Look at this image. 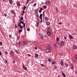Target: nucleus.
<instances>
[{
	"instance_id": "1",
	"label": "nucleus",
	"mask_w": 77,
	"mask_h": 77,
	"mask_svg": "<svg viewBox=\"0 0 77 77\" xmlns=\"http://www.w3.org/2000/svg\"><path fill=\"white\" fill-rule=\"evenodd\" d=\"M45 3L47 5H48L49 6L51 5V2L49 1H47Z\"/></svg>"
},
{
	"instance_id": "2",
	"label": "nucleus",
	"mask_w": 77,
	"mask_h": 77,
	"mask_svg": "<svg viewBox=\"0 0 77 77\" xmlns=\"http://www.w3.org/2000/svg\"><path fill=\"white\" fill-rule=\"evenodd\" d=\"M27 44V43L26 42H23L21 43L22 45H26Z\"/></svg>"
},
{
	"instance_id": "3",
	"label": "nucleus",
	"mask_w": 77,
	"mask_h": 77,
	"mask_svg": "<svg viewBox=\"0 0 77 77\" xmlns=\"http://www.w3.org/2000/svg\"><path fill=\"white\" fill-rule=\"evenodd\" d=\"M47 46L48 47V48H49L50 49H51V46L50 45H47Z\"/></svg>"
},
{
	"instance_id": "4",
	"label": "nucleus",
	"mask_w": 77,
	"mask_h": 77,
	"mask_svg": "<svg viewBox=\"0 0 77 77\" xmlns=\"http://www.w3.org/2000/svg\"><path fill=\"white\" fill-rule=\"evenodd\" d=\"M51 50L50 49L47 48L46 49V51L47 53H49V52H50Z\"/></svg>"
},
{
	"instance_id": "5",
	"label": "nucleus",
	"mask_w": 77,
	"mask_h": 77,
	"mask_svg": "<svg viewBox=\"0 0 77 77\" xmlns=\"http://www.w3.org/2000/svg\"><path fill=\"white\" fill-rule=\"evenodd\" d=\"M48 32H51L52 30H51V29L50 28H48Z\"/></svg>"
},
{
	"instance_id": "6",
	"label": "nucleus",
	"mask_w": 77,
	"mask_h": 77,
	"mask_svg": "<svg viewBox=\"0 0 77 77\" xmlns=\"http://www.w3.org/2000/svg\"><path fill=\"white\" fill-rule=\"evenodd\" d=\"M60 44L61 46H63V45H64V43H63V42H61Z\"/></svg>"
},
{
	"instance_id": "7",
	"label": "nucleus",
	"mask_w": 77,
	"mask_h": 77,
	"mask_svg": "<svg viewBox=\"0 0 77 77\" xmlns=\"http://www.w3.org/2000/svg\"><path fill=\"white\" fill-rule=\"evenodd\" d=\"M10 54L11 55H13L14 54V51H11L10 53Z\"/></svg>"
},
{
	"instance_id": "8",
	"label": "nucleus",
	"mask_w": 77,
	"mask_h": 77,
	"mask_svg": "<svg viewBox=\"0 0 77 77\" xmlns=\"http://www.w3.org/2000/svg\"><path fill=\"white\" fill-rule=\"evenodd\" d=\"M21 25V24L20 23V22L18 23L17 26L18 27H20V26Z\"/></svg>"
},
{
	"instance_id": "9",
	"label": "nucleus",
	"mask_w": 77,
	"mask_h": 77,
	"mask_svg": "<svg viewBox=\"0 0 77 77\" xmlns=\"http://www.w3.org/2000/svg\"><path fill=\"white\" fill-rule=\"evenodd\" d=\"M40 10H39V13H41V12H42V11L43 9L42 8H40Z\"/></svg>"
},
{
	"instance_id": "10",
	"label": "nucleus",
	"mask_w": 77,
	"mask_h": 77,
	"mask_svg": "<svg viewBox=\"0 0 77 77\" xmlns=\"http://www.w3.org/2000/svg\"><path fill=\"white\" fill-rule=\"evenodd\" d=\"M69 38H70V39H73V37H72V36L71 35H69Z\"/></svg>"
},
{
	"instance_id": "11",
	"label": "nucleus",
	"mask_w": 77,
	"mask_h": 77,
	"mask_svg": "<svg viewBox=\"0 0 77 77\" xmlns=\"http://www.w3.org/2000/svg\"><path fill=\"white\" fill-rule=\"evenodd\" d=\"M20 22L21 23V24H24V21H22L21 20H20Z\"/></svg>"
},
{
	"instance_id": "12",
	"label": "nucleus",
	"mask_w": 77,
	"mask_h": 77,
	"mask_svg": "<svg viewBox=\"0 0 77 77\" xmlns=\"http://www.w3.org/2000/svg\"><path fill=\"white\" fill-rule=\"evenodd\" d=\"M46 25H47V26H49V25H50V22H46Z\"/></svg>"
},
{
	"instance_id": "13",
	"label": "nucleus",
	"mask_w": 77,
	"mask_h": 77,
	"mask_svg": "<svg viewBox=\"0 0 77 77\" xmlns=\"http://www.w3.org/2000/svg\"><path fill=\"white\" fill-rule=\"evenodd\" d=\"M47 34L48 35V36H50V32H47Z\"/></svg>"
},
{
	"instance_id": "14",
	"label": "nucleus",
	"mask_w": 77,
	"mask_h": 77,
	"mask_svg": "<svg viewBox=\"0 0 77 77\" xmlns=\"http://www.w3.org/2000/svg\"><path fill=\"white\" fill-rule=\"evenodd\" d=\"M45 19L46 21H48V18L47 17H45Z\"/></svg>"
},
{
	"instance_id": "15",
	"label": "nucleus",
	"mask_w": 77,
	"mask_h": 77,
	"mask_svg": "<svg viewBox=\"0 0 77 77\" xmlns=\"http://www.w3.org/2000/svg\"><path fill=\"white\" fill-rule=\"evenodd\" d=\"M23 69H25V70H27V67H26V66H23Z\"/></svg>"
},
{
	"instance_id": "16",
	"label": "nucleus",
	"mask_w": 77,
	"mask_h": 77,
	"mask_svg": "<svg viewBox=\"0 0 77 77\" xmlns=\"http://www.w3.org/2000/svg\"><path fill=\"white\" fill-rule=\"evenodd\" d=\"M60 64L61 66H63V62L62 61H61L60 62Z\"/></svg>"
},
{
	"instance_id": "17",
	"label": "nucleus",
	"mask_w": 77,
	"mask_h": 77,
	"mask_svg": "<svg viewBox=\"0 0 77 77\" xmlns=\"http://www.w3.org/2000/svg\"><path fill=\"white\" fill-rule=\"evenodd\" d=\"M54 47H55V48H56V47H57L58 46L56 44H54Z\"/></svg>"
},
{
	"instance_id": "18",
	"label": "nucleus",
	"mask_w": 77,
	"mask_h": 77,
	"mask_svg": "<svg viewBox=\"0 0 77 77\" xmlns=\"http://www.w3.org/2000/svg\"><path fill=\"white\" fill-rule=\"evenodd\" d=\"M36 23H39V20L37 19L36 20Z\"/></svg>"
},
{
	"instance_id": "19",
	"label": "nucleus",
	"mask_w": 77,
	"mask_h": 77,
	"mask_svg": "<svg viewBox=\"0 0 77 77\" xmlns=\"http://www.w3.org/2000/svg\"><path fill=\"white\" fill-rule=\"evenodd\" d=\"M77 48V46L75 45H74L73 47V49H75V48Z\"/></svg>"
},
{
	"instance_id": "20",
	"label": "nucleus",
	"mask_w": 77,
	"mask_h": 77,
	"mask_svg": "<svg viewBox=\"0 0 77 77\" xmlns=\"http://www.w3.org/2000/svg\"><path fill=\"white\" fill-rule=\"evenodd\" d=\"M52 64H53V65H55V64H56V62L54 61L52 62Z\"/></svg>"
},
{
	"instance_id": "21",
	"label": "nucleus",
	"mask_w": 77,
	"mask_h": 77,
	"mask_svg": "<svg viewBox=\"0 0 77 77\" xmlns=\"http://www.w3.org/2000/svg\"><path fill=\"white\" fill-rule=\"evenodd\" d=\"M62 74L63 76L64 77H66V76L65 75V74L64 73H62Z\"/></svg>"
},
{
	"instance_id": "22",
	"label": "nucleus",
	"mask_w": 77,
	"mask_h": 77,
	"mask_svg": "<svg viewBox=\"0 0 77 77\" xmlns=\"http://www.w3.org/2000/svg\"><path fill=\"white\" fill-rule=\"evenodd\" d=\"M11 13L12 14H14V11L13 10H12L11 11Z\"/></svg>"
},
{
	"instance_id": "23",
	"label": "nucleus",
	"mask_w": 77,
	"mask_h": 77,
	"mask_svg": "<svg viewBox=\"0 0 77 77\" xmlns=\"http://www.w3.org/2000/svg\"><path fill=\"white\" fill-rule=\"evenodd\" d=\"M17 6H20V3H17Z\"/></svg>"
},
{
	"instance_id": "24",
	"label": "nucleus",
	"mask_w": 77,
	"mask_h": 77,
	"mask_svg": "<svg viewBox=\"0 0 77 77\" xmlns=\"http://www.w3.org/2000/svg\"><path fill=\"white\" fill-rule=\"evenodd\" d=\"M40 38L41 39H43V36H42V34H40Z\"/></svg>"
},
{
	"instance_id": "25",
	"label": "nucleus",
	"mask_w": 77,
	"mask_h": 77,
	"mask_svg": "<svg viewBox=\"0 0 77 77\" xmlns=\"http://www.w3.org/2000/svg\"><path fill=\"white\" fill-rule=\"evenodd\" d=\"M9 2L10 4H12V0H10Z\"/></svg>"
},
{
	"instance_id": "26",
	"label": "nucleus",
	"mask_w": 77,
	"mask_h": 77,
	"mask_svg": "<svg viewBox=\"0 0 77 77\" xmlns=\"http://www.w3.org/2000/svg\"><path fill=\"white\" fill-rule=\"evenodd\" d=\"M20 29H23V26L21 25L20 26Z\"/></svg>"
},
{
	"instance_id": "27",
	"label": "nucleus",
	"mask_w": 77,
	"mask_h": 77,
	"mask_svg": "<svg viewBox=\"0 0 77 77\" xmlns=\"http://www.w3.org/2000/svg\"><path fill=\"white\" fill-rule=\"evenodd\" d=\"M56 40L57 42H58V41H59V38L58 37H57L56 38Z\"/></svg>"
},
{
	"instance_id": "28",
	"label": "nucleus",
	"mask_w": 77,
	"mask_h": 77,
	"mask_svg": "<svg viewBox=\"0 0 77 77\" xmlns=\"http://www.w3.org/2000/svg\"><path fill=\"white\" fill-rule=\"evenodd\" d=\"M21 20V21H22V20H23V17H21L20 19V21Z\"/></svg>"
},
{
	"instance_id": "29",
	"label": "nucleus",
	"mask_w": 77,
	"mask_h": 77,
	"mask_svg": "<svg viewBox=\"0 0 77 77\" xmlns=\"http://www.w3.org/2000/svg\"><path fill=\"white\" fill-rule=\"evenodd\" d=\"M15 52L17 54H18V53H19V52H18V51L16 50L15 51Z\"/></svg>"
},
{
	"instance_id": "30",
	"label": "nucleus",
	"mask_w": 77,
	"mask_h": 77,
	"mask_svg": "<svg viewBox=\"0 0 77 77\" xmlns=\"http://www.w3.org/2000/svg\"><path fill=\"white\" fill-rule=\"evenodd\" d=\"M4 63H7V60H4Z\"/></svg>"
},
{
	"instance_id": "31",
	"label": "nucleus",
	"mask_w": 77,
	"mask_h": 77,
	"mask_svg": "<svg viewBox=\"0 0 77 77\" xmlns=\"http://www.w3.org/2000/svg\"><path fill=\"white\" fill-rule=\"evenodd\" d=\"M21 32H22V30H20V29L19 30V33H21Z\"/></svg>"
},
{
	"instance_id": "32",
	"label": "nucleus",
	"mask_w": 77,
	"mask_h": 77,
	"mask_svg": "<svg viewBox=\"0 0 77 77\" xmlns=\"http://www.w3.org/2000/svg\"><path fill=\"white\" fill-rule=\"evenodd\" d=\"M65 66L66 67H68V64L67 63H66V65H65Z\"/></svg>"
},
{
	"instance_id": "33",
	"label": "nucleus",
	"mask_w": 77,
	"mask_h": 77,
	"mask_svg": "<svg viewBox=\"0 0 77 77\" xmlns=\"http://www.w3.org/2000/svg\"><path fill=\"white\" fill-rule=\"evenodd\" d=\"M56 44H57V45H59L60 46V44L58 43V42H57L56 43Z\"/></svg>"
},
{
	"instance_id": "34",
	"label": "nucleus",
	"mask_w": 77,
	"mask_h": 77,
	"mask_svg": "<svg viewBox=\"0 0 77 77\" xmlns=\"http://www.w3.org/2000/svg\"><path fill=\"white\" fill-rule=\"evenodd\" d=\"M35 57H38V54H35Z\"/></svg>"
},
{
	"instance_id": "35",
	"label": "nucleus",
	"mask_w": 77,
	"mask_h": 77,
	"mask_svg": "<svg viewBox=\"0 0 77 77\" xmlns=\"http://www.w3.org/2000/svg\"><path fill=\"white\" fill-rule=\"evenodd\" d=\"M48 61L49 62H51V60L50 59H48Z\"/></svg>"
},
{
	"instance_id": "36",
	"label": "nucleus",
	"mask_w": 77,
	"mask_h": 77,
	"mask_svg": "<svg viewBox=\"0 0 77 77\" xmlns=\"http://www.w3.org/2000/svg\"><path fill=\"white\" fill-rule=\"evenodd\" d=\"M75 57L76 59H77V55H76L75 56Z\"/></svg>"
},
{
	"instance_id": "37",
	"label": "nucleus",
	"mask_w": 77,
	"mask_h": 77,
	"mask_svg": "<svg viewBox=\"0 0 77 77\" xmlns=\"http://www.w3.org/2000/svg\"><path fill=\"white\" fill-rule=\"evenodd\" d=\"M36 3H35L33 5V6L35 7V6H36Z\"/></svg>"
},
{
	"instance_id": "38",
	"label": "nucleus",
	"mask_w": 77,
	"mask_h": 77,
	"mask_svg": "<svg viewBox=\"0 0 77 77\" xmlns=\"http://www.w3.org/2000/svg\"><path fill=\"white\" fill-rule=\"evenodd\" d=\"M29 2V0H27L26 3V4H27Z\"/></svg>"
},
{
	"instance_id": "39",
	"label": "nucleus",
	"mask_w": 77,
	"mask_h": 77,
	"mask_svg": "<svg viewBox=\"0 0 77 77\" xmlns=\"http://www.w3.org/2000/svg\"><path fill=\"white\" fill-rule=\"evenodd\" d=\"M18 45H19V46H20V45H21V43H20V42H18Z\"/></svg>"
},
{
	"instance_id": "40",
	"label": "nucleus",
	"mask_w": 77,
	"mask_h": 77,
	"mask_svg": "<svg viewBox=\"0 0 77 77\" xmlns=\"http://www.w3.org/2000/svg\"><path fill=\"white\" fill-rule=\"evenodd\" d=\"M41 66H42L43 67H44V65L43 64H41Z\"/></svg>"
},
{
	"instance_id": "41",
	"label": "nucleus",
	"mask_w": 77,
	"mask_h": 77,
	"mask_svg": "<svg viewBox=\"0 0 77 77\" xmlns=\"http://www.w3.org/2000/svg\"><path fill=\"white\" fill-rule=\"evenodd\" d=\"M5 54H7L8 53V52H7V51L5 52Z\"/></svg>"
},
{
	"instance_id": "42",
	"label": "nucleus",
	"mask_w": 77,
	"mask_h": 77,
	"mask_svg": "<svg viewBox=\"0 0 77 77\" xmlns=\"http://www.w3.org/2000/svg\"><path fill=\"white\" fill-rule=\"evenodd\" d=\"M23 26L24 27L26 26V24L25 23L23 24Z\"/></svg>"
},
{
	"instance_id": "43",
	"label": "nucleus",
	"mask_w": 77,
	"mask_h": 77,
	"mask_svg": "<svg viewBox=\"0 0 77 77\" xmlns=\"http://www.w3.org/2000/svg\"><path fill=\"white\" fill-rule=\"evenodd\" d=\"M75 73L76 74H77V70H76L75 71Z\"/></svg>"
},
{
	"instance_id": "44",
	"label": "nucleus",
	"mask_w": 77,
	"mask_h": 77,
	"mask_svg": "<svg viewBox=\"0 0 77 77\" xmlns=\"http://www.w3.org/2000/svg\"><path fill=\"white\" fill-rule=\"evenodd\" d=\"M0 45H2V43L1 42H0Z\"/></svg>"
},
{
	"instance_id": "45",
	"label": "nucleus",
	"mask_w": 77,
	"mask_h": 77,
	"mask_svg": "<svg viewBox=\"0 0 77 77\" xmlns=\"http://www.w3.org/2000/svg\"><path fill=\"white\" fill-rule=\"evenodd\" d=\"M40 17H42V14H41L40 15Z\"/></svg>"
},
{
	"instance_id": "46",
	"label": "nucleus",
	"mask_w": 77,
	"mask_h": 77,
	"mask_svg": "<svg viewBox=\"0 0 77 77\" xmlns=\"http://www.w3.org/2000/svg\"><path fill=\"white\" fill-rule=\"evenodd\" d=\"M39 17L40 18V19H42V17L41 16H40Z\"/></svg>"
},
{
	"instance_id": "47",
	"label": "nucleus",
	"mask_w": 77,
	"mask_h": 77,
	"mask_svg": "<svg viewBox=\"0 0 77 77\" xmlns=\"http://www.w3.org/2000/svg\"><path fill=\"white\" fill-rule=\"evenodd\" d=\"M15 28H17V24H16L15 25Z\"/></svg>"
},
{
	"instance_id": "48",
	"label": "nucleus",
	"mask_w": 77,
	"mask_h": 77,
	"mask_svg": "<svg viewBox=\"0 0 77 77\" xmlns=\"http://www.w3.org/2000/svg\"><path fill=\"white\" fill-rule=\"evenodd\" d=\"M9 36L10 38H11V35L10 34V35H9Z\"/></svg>"
},
{
	"instance_id": "49",
	"label": "nucleus",
	"mask_w": 77,
	"mask_h": 77,
	"mask_svg": "<svg viewBox=\"0 0 77 77\" xmlns=\"http://www.w3.org/2000/svg\"><path fill=\"white\" fill-rule=\"evenodd\" d=\"M59 24H62V23L61 22H59L58 23Z\"/></svg>"
},
{
	"instance_id": "50",
	"label": "nucleus",
	"mask_w": 77,
	"mask_h": 77,
	"mask_svg": "<svg viewBox=\"0 0 77 77\" xmlns=\"http://www.w3.org/2000/svg\"><path fill=\"white\" fill-rule=\"evenodd\" d=\"M1 55H2V52L0 51V56H1Z\"/></svg>"
},
{
	"instance_id": "51",
	"label": "nucleus",
	"mask_w": 77,
	"mask_h": 77,
	"mask_svg": "<svg viewBox=\"0 0 77 77\" xmlns=\"http://www.w3.org/2000/svg\"><path fill=\"white\" fill-rule=\"evenodd\" d=\"M45 13V11H44L43 13V15H44V13Z\"/></svg>"
},
{
	"instance_id": "52",
	"label": "nucleus",
	"mask_w": 77,
	"mask_h": 77,
	"mask_svg": "<svg viewBox=\"0 0 77 77\" xmlns=\"http://www.w3.org/2000/svg\"><path fill=\"white\" fill-rule=\"evenodd\" d=\"M40 21H41V23H42V19H41Z\"/></svg>"
},
{
	"instance_id": "53",
	"label": "nucleus",
	"mask_w": 77,
	"mask_h": 77,
	"mask_svg": "<svg viewBox=\"0 0 77 77\" xmlns=\"http://www.w3.org/2000/svg\"><path fill=\"white\" fill-rule=\"evenodd\" d=\"M4 15H5V17H6L7 16V14H5Z\"/></svg>"
},
{
	"instance_id": "54",
	"label": "nucleus",
	"mask_w": 77,
	"mask_h": 77,
	"mask_svg": "<svg viewBox=\"0 0 77 77\" xmlns=\"http://www.w3.org/2000/svg\"><path fill=\"white\" fill-rule=\"evenodd\" d=\"M39 23H37V26H39Z\"/></svg>"
},
{
	"instance_id": "55",
	"label": "nucleus",
	"mask_w": 77,
	"mask_h": 77,
	"mask_svg": "<svg viewBox=\"0 0 77 77\" xmlns=\"http://www.w3.org/2000/svg\"><path fill=\"white\" fill-rule=\"evenodd\" d=\"M24 8H26V6L25 5H24Z\"/></svg>"
},
{
	"instance_id": "56",
	"label": "nucleus",
	"mask_w": 77,
	"mask_h": 77,
	"mask_svg": "<svg viewBox=\"0 0 77 77\" xmlns=\"http://www.w3.org/2000/svg\"><path fill=\"white\" fill-rule=\"evenodd\" d=\"M44 8H45V9H46V8H47L45 6H44Z\"/></svg>"
},
{
	"instance_id": "57",
	"label": "nucleus",
	"mask_w": 77,
	"mask_h": 77,
	"mask_svg": "<svg viewBox=\"0 0 77 77\" xmlns=\"http://www.w3.org/2000/svg\"><path fill=\"white\" fill-rule=\"evenodd\" d=\"M28 56L29 57V56H30V54H28Z\"/></svg>"
},
{
	"instance_id": "58",
	"label": "nucleus",
	"mask_w": 77,
	"mask_h": 77,
	"mask_svg": "<svg viewBox=\"0 0 77 77\" xmlns=\"http://www.w3.org/2000/svg\"><path fill=\"white\" fill-rule=\"evenodd\" d=\"M19 38H20V36H18L17 37L18 39H19Z\"/></svg>"
},
{
	"instance_id": "59",
	"label": "nucleus",
	"mask_w": 77,
	"mask_h": 77,
	"mask_svg": "<svg viewBox=\"0 0 77 77\" xmlns=\"http://www.w3.org/2000/svg\"><path fill=\"white\" fill-rule=\"evenodd\" d=\"M35 50H37V47H35Z\"/></svg>"
},
{
	"instance_id": "60",
	"label": "nucleus",
	"mask_w": 77,
	"mask_h": 77,
	"mask_svg": "<svg viewBox=\"0 0 77 77\" xmlns=\"http://www.w3.org/2000/svg\"><path fill=\"white\" fill-rule=\"evenodd\" d=\"M56 10L58 11V9L57 8V7H56Z\"/></svg>"
},
{
	"instance_id": "61",
	"label": "nucleus",
	"mask_w": 77,
	"mask_h": 77,
	"mask_svg": "<svg viewBox=\"0 0 77 77\" xmlns=\"http://www.w3.org/2000/svg\"><path fill=\"white\" fill-rule=\"evenodd\" d=\"M22 13H23V14H24V11H22Z\"/></svg>"
},
{
	"instance_id": "62",
	"label": "nucleus",
	"mask_w": 77,
	"mask_h": 77,
	"mask_svg": "<svg viewBox=\"0 0 77 77\" xmlns=\"http://www.w3.org/2000/svg\"><path fill=\"white\" fill-rule=\"evenodd\" d=\"M64 39H66V37H64Z\"/></svg>"
},
{
	"instance_id": "63",
	"label": "nucleus",
	"mask_w": 77,
	"mask_h": 77,
	"mask_svg": "<svg viewBox=\"0 0 77 77\" xmlns=\"http://www.w3.org/2000/svg\"><path fill=\"white\" fill-rule=\"evenodd\" d=\"M27 31H29V29H27Z\"/></svg>"
},
{
	"instance_id": "64",
	"label": "nucleus",
	"mask_w": 77,
	"mask_h": 77,
	"mask_svg": "<svg viewBox=\"0 0 77 77\" xmlns=\"http://www.w3.org/2000/svg\"><path fill=\"white\" fill-rule=\"evenodd\" d=\"M71 68H72V69H73V67H72Z\"/></svg>"
}]
</instances>
